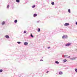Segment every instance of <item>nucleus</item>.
<instances>
[{"mask_svg":"<svg viewBox=\"0 0 77 77\" xmlns=\"http://www.w3.org/2000/svg\"><path fill=\"white\" fill-rule=\"evenodd\" d=\"M5 24V22L4 21L2 22V25H4V24Z\"/></svg>","mask_w":77,"mask_h":77,"instance_id":"obj_6","label":"nucleus"},{"mask_svg":"<svg viewBox=\"0 0 77 77\" xmlns=\"http://www.w3.org/2000/svg\"><path fill=\"white\" fill-rule=\"evenodd\" d=\"M48 48H50V47H48Z\"/></svg>","mask_w":77,"mask_h":77,"instance_id":"obj_23","label":"nucleus"},{"mask_svg":"<svg viewBox=\"0 0 77 77\" xmlns=\"http://www.w3.org/2000/svg\"><path fill=\"white\" fill-rule=\"evenodd\" d=\"M51 5H54V2H52L51 3Z\"/></svg>","mask_w":77,"mask_h":77,"instance_id":"obj_14","label":"nucleus"},{"mask_svg":"<svg viewBox=\"0 0 77 77\" xmlns=\"http://www.w3.org/2000/svg\"><path fill=\"white\" fill-rule=\"evenodd\" d=\"M9 8V5H8L7 7V8Z\"/></svg>","mask_w":77,"mask_h":77,"instance_id":"obj_17","label":"nucleus"},{"mask_svg":"<svg viewBox=\"0 0 77 77\" xmlns=\"http://www.w3.org/2000/svg\"><path fill=\"white\" fill-rule=\"evenodd\" d=\"M68 57V58H69V57H70V56H69V57Z\"/></svg>","mask_w":77,"mask_h":77,"instance_id":"obj_27","label":"nucleus"},{"mask_svg":"<svg viewBox=\"0 0 77 77\" xmlns=\"http://www.w3.org/2000/svg\"><path fill=\"white\" fill-rule=\"evenodd\" d=\"M3 72L2 69H0V72Z\"/></svg>","mask_w":77,"mask_h":77,"instance_id":"obj_16","label":"nucleus"},{"mask_svg":"<svg viewBox=\"0 0 77 77\" xmlns=\"http://www.w3.org/2000/svg\"><path fill=\"white\" fill-rule=\"evenodd\" d=\"M31 37L33 38V36L32 35V34H31Z\"/></svg>","mask_w":77,"mask_h":77,"instance_id":"obj_19","label":"nucleus"},{"mask_svg":"<svg viewBox=\"0 0 77 77\" xmlns=\"http://www.w3.org/2000/svg\"><path fill=\"white\" fill-rule=\"evenodd\" d=\"M59 73V74H60V75H61L63 74L62 72H60Z\"/></svg>","mask_w":77,"mask_h":77,"instance_id":"obj_8","label":"nucleus"},{"mask_svg":"<svg viewBox=\"0 0 77 77\" xmlns=\"http://www.w3.org/2000/svg\"><path fill=\"white\" fill-rule=\"evenodd\" d=\"M26 31H24V33H26Z\"/></svg>","mask_w":77,"mask_h":77,"instance_id":"obj_22","label":"nucleus"},{"mask_svg":"<svg viewBox=\"0 0 77 77\" xmlns=\"http://www.w3.org/2000/svg\"><path fill=\"white\" fill-rule=\"evenodd\" d=\"M67 37H68L67 35H63V36L62 38H63V39H64V38H67Z\"/></svg>","mask_w":77,"mask_h":77,"instance_id":"obj_1","label":"nucleus"},{"mask_svg":"<svg viewBox=\"0 0 77 77\" xmlns=\"http://www.w3.org/2000/svg\"><path fill=\"white\" fill-rule=\"evenodd\" d=\"M5 37L6 38H9V35H6L5 36Z\"/></svg>","mask_w":77,"mask_h":77,"instance_id":"obj_5","label":"nucleus"},{"mask_svg":"<svg viewBox=\"0 0 77 77\" xmlns=\"http://www.w3.org/2000/svg\"><path fill=\"white\" fill-rule=\"evenodd\" d=\"M75 71L76 72H77V69H75Z\"/></svg>","mask_w":77,"mask_h":77,"instance_id":"obj_21","label":"nucleus"},{"mask_svg":"<svg viewBox=\"0 0 77 77\" xmlns=\"http://www.w3.org/2000/svg\"><path fill=\"white\" fill-rule=\"evenodd\" d=\"M63 61H64V62H66V61H67V60L65 59L63 60Z\"/></svg>","mask_w":77,"mask_h":77,"instance_id":"obj_12","label":"nucleus"},{"mask_svg":"<svg viewBox=\"0 0 77 77\" xmlns=\"http://www.w3.org/2000/svg\"><path fill=\"white\" fill-rule=\"evenodd\" d=\"M40 61H43V60H40Z\"/></svg>","mask_w":77,"mask_h":77,"instance_id":"obj_26","label":"nucleus"},{"mask_svg":"<svg viewBox=\"0 0 77 77\" xmlns=\"http://www.w3.org/2000/svg\"><path fill=\"white\" fill-rule=\"evenodd\" d=\"M69 24L68 23H66L64 24L65 26H69Z\"/></svg>","mask_w":77,"mask_h":77,"instance_id":"obj_2","label":"nucleus"},{"mask_svg":"<svg viewBox=\"0 0 77 77\" xmlns=\"http://www.w3.org/2000/svg\"><path fill=\"white\" fill-rule=\"evenodd\" d=\"M32 8H35V5H34L32 6Z\"/></svg>","mask_w":77,"mask_h":77,"instance_id":"obj_18","label":"nucleus"},{"mask_svg":"<svg viewBox=\"0 0 77 77\" xmlns=\"http://www.w3.org/2000/svg\"><path fill=\"white\" fill-rule=\"evenodd\" d=\"M16 2H17V3H19L20 2L19 0H16Z\"/></svg>","mask_w":77,"mask_h":77,"instance_id":"obj_10","label":"nucleus"},{"mask_svg":"<svg viewBox=\"0 0 77 77\" xmlns=\"http://www.w3.org/2000/svg\"><path fill=\"white\" fill-rule=\"evenodd\" d=\"M24 45H28V43L27 42H25L24 43Z\"/></svg>","mask_w":77,"mask_h":77,"instance_id":"obj_4","label":"nucleus"},{"mask_svg":"<svg viewBox=\"0 0 77 77\" xmlns=\"http://www.w3.org/2000/svg\"><path fill=\"white\" fill-rule=\"evenodd\" d=\"M68 12H69V13H71V12L70 11V9H69L68 10Z\"/></svg>","mask_w":77,"mask_h":77,"instance_id":"obj_13","label":"nucleus"},{"mask_svg":"<svg viewBox=\"0 0 77 77\" xmlns=\"http://www.w3.org/2000/svg\"><path fill=\"white\" fill-rule=\"evenodd\" d=\"M48 71H47L46 72V73H48Z\"/></svg>","mask_w":77,"mask_h":77,"instance_id":"obj_24","label":"nucleus"},{"mask_svg":"<svg viewBox=\"0 0 77 77\" xmlns=\"http://www.w3.org/2000/svg\"><path fill=\"white\" fill-rule=\"evenodd\" d=\"M17 43L19 44H21V42H17Z\"/></svg>","mask_w":77,"mask_h":77,"instance_id":"obj_20","label":"nucleus"},{"mask_svg":"<svg viewBox=\"0 0 77 77\" xmlns=\"http://www.w3.org/2000/svg\"><path fill=\"white\" fill-rule=\"evenodd\" d=\"M14 22L15 23H17V20H15L14 21Z\"/></svg>","mask_w":77,"mask_h":77,"instance_id":"obj_11","label":"nucleus"},{"mask_svg":"<svg viewBox=\"0 0 77 77\" xmlns=\"http://www.w3.org/2000/svg\"><path fill=\"white\" fill-rule=\"evenodd\" d=\"M55 63H57V64H59V62L58 61H56Z\"/></svg>","mask_w":77,"mask_h":77,"instance_id":"obj_15","label":"nucleus"},{"mask_svg":"<svg viewBox=\"0 0 77 77\" xmlns=\"http://www.w3.org/2000/svg\"><path fill=\"white\" fill-rule=\"evenodd\" d=\"M75 24H76V25H77V22H76Z\"/></svg>","mask_w":77,"mask_h":77,"instance_id":"obj_25","label":"nucleus"},{"mask_svg":"<svg viewBox=\"0 0 77 77\" xmlns=\"http://www.w3.org/2000/svg\"><path fill=\"white\" fill-rule=\"evenodd\" d=\"M69 45H71V43H68L66 45V47H68V46H69Z\"/></svg>","mask_w":77,"mask_h":77,"instance_id":"obj_3","label":"nucleus"},{"mask_svg":"<svg viewBox=\"0 0 77 77\" xmlns=\"http://www.w3.org/2000/svg\"><path fill=\"white\" fill-rule=\"evenodd\" d=\"M37 15L36 14H34L33 15V17H36V16H37Z\"/></svg>","mask_w":77,"mask_h":77,"instance_id":"obj_7","label":"nucleus"},{"mask_svg":"<svg viewBox=\"0 0 77 77\" xmlns=\"http://www.w3.org/2000/svg\"><path fill=\"white\" fill-rule=\"evenodd\" d=\"M38 32H39L41 31V29H40L38 28L37 30Z\"/></svg>","mask_w":77,"mask_h":77,"instance_id":"obj_9","label":"nucleus"}]
</instances>
